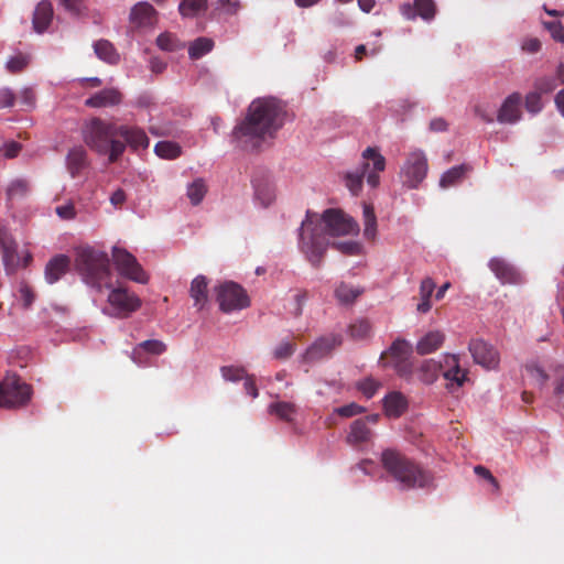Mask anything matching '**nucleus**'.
Listing matches in <instances>:
<instances>
[{
	"instance_id": "obj_1",
	"label": "nucleus",
	"mask_w": 564,
	"mask_h": 564,
	"mask_svg": "<svg viewBox=\"0 0 564 564\" xmlns=\"http://www.w3.org/2000/svg\"><path fill=\"white\" fill-rule=\"evenodd\" d=\"M317 215L307 212L301 226L300 246L308 261L318 267L329 245L327 236H357L360 228L351 216L335 208L323 212L321 221L324 224V228L315 225Z\"/></svg>"
},
{
	"instance_id": "obj_2",
	"label": "nucleus",
	"mask_w": 564,
	"mask_h": 564,
	"mask_svg": "<svg viewBox=\"0 0 564 564\" xmlns=\"http://www.w3.org/2000/svg\"><path fill=\"white\" fill-rule=\"evenodd\" d=\"M283 124V108L273 97L254 99L248 107L246 117L235 127L232 142L246 150L259 149L272 139Z\"/></svg>"
},
{
	"instance_id": "obj_3",
	"label": "nucleus",
	"mask_w": 564,
	"mask_h": 564,
	"mask_svg": "<svg viewBox=\"0 0 564 564\" xmlns=\"http://www.w3.org/2000/svg\"><path fill=\"white\" fill-rule=\"evenodd\" d=\"M380 463L401 490L430 488L434 484V477L429 470L397 449H384Z\"/></svg>"
},
{
	"instance_id": "obj_4",
	"label": "nucleus",
	"mask_w": 564,
	"mask_h": 564,
	"mask_svg": "<svg viewBox=\"0 0 564 564\" xmlns=\"http://www.w3.org/2000/svg\"><path fill=\"white\" fill-rule=\"evenodd\" d=\"M119 126L94 118L83 128V140L87 147L100 155H107L110 163L116 162L126 149V144L116 139Z\"/></svg>"
},
{
	"instance_id": "obj_5",
	"label": "nucleus",
	"mask_w": 564,
	"mask_h": 564,
	"mask_svg": "<svg viewBox=\"0 0 564 564\" xmlns=\"http://www.w3.org/2000/svg\"><path fill=\"white\" fill-rule=\"evenodd\" d=\"M76 264L86 282L98 290L101 289L102 281L110 276L108 256L93 248L82 249L77 254Z\"/></svg>"
},
{
	"instance_id": "obj_6",
	"label": "nucleus",
	"mask_w": 564,
	"mask_h": 564,
	"mask_svg": "<svg viewBox=\"0 0 564 564\" xmlns=\"http://www.w3.org/2000/svg\"><path fill=\"white\" fill-rule=\"evenodd\" d=\"M32 397V388L14 373H7L2 380V408L25 406Z\"/></svg>"
},
{
	"instance_id": "obj_7",
	"label": "nucleus",
	"mask_w": 564,
	"mask_h": 564,
	"mask_svg": "<svg viewBox=\"0 0 564 564\" xmlns=\"http://www.w3.org/2000/svg\"><path fill=\"white\" fill-rule=\"evenodd\" d=\"M427 158L422 150L411 151L401 166L400 178L408 188H417L427 175Z\"/></svg>"
},
{
	"instance_id": "obj_8",
	"label": "nucleus",
	"mask_w": 564,
	"mask_h": 564,
	"mask_svg": "<svg viewBox=\"0 0 564 564\" xmlns=\"http://www.w3.org/2000/svg\"><path fill=\"white\" fill-rule=\"evenodd\" d=\"M216 300L224 313L240 311L250 305L246 291L235 282H224L216 288Z\"/></svg>"
},
{
	"instance_id": "obj_9",
	"label": "nucleus",
	"mask_w": 564,
	"mask_h": 564,
	"mask_svg": "<svg viewBox=\"0 0 564 564\" xmlns=\"http://www.w3.org/2000/svg\"><path fill=\"white\" fill-rule=\"evenodd\" d=\"M111 311L102 312L109 316L124 318L130 316L141 306V300L132 292L124 288H112L107 297Z\"/></svg>"
},
{
	"instance_id": "obj_10",
	"label": "nucleus",
	"mask_w": 564,
	"mask_h": 564,
	"mask_svg": "<svg viewBox=\"0 0 564 564\" xmlns=\"http://www.w3.org/2000/svg\"><path fill=\"white\" fill-rule=\"evenodd\" d=\"M112 261L118 273L137 283H147L148 274L138 262L137 258L123 248L115 246L112 248Z\"/></svg>"
},
{
	"instance_id": "obj_11",
	"label": "nucleus",
	"mask_w": 564,
	"mask_h": 564,
	"mask_svg": "<svg viewBox=\"0 0 564 564\" xmlns=\"http://www.w3.org/2000/svg\"><path fill=\"white\" fill-rule=\"evenodd\" d=\"M525 370L529 377L541 386L552 378L553 395L560 404L564 405V364L552 367L551 376L536 364H528Z\"/></svg>"
},
{
	"instance_id": "obj_12",
	"label": "nucleus",
	"mask_w": 564,
	"mask_h": 564,
	"mask_svg": "<svg viewBox=\"0 0 564 564\" xmlns=\"http://www.w3.org/2000/svg\"><path fill=\"white\" fill-rule=\"evenodd\" d=\"M388 354L392 359V367L397 373L409 379L412 375V364L410 356L412 354V346L405 339H397L390 346Z\"/></svg>"
},
{
	"instance_id": "obj_13",
	"label": "nucleus",
	"mask_w": 564,
	"mask_h": 564,
	"mask_svg": "<svg viewBox=\"0 0 564 564\" xmlns=\"http://www.w3.org/2000/svg\"><path fill=\"white\" fill-rule=\"evenodd\" d=\"M30 258L31 256L26 250L19 251L17 242L2 232V262L8 273L25 267Z\"/></svg>"
},
{
	"instance_id": "obj_14",
	"label": "nucleus",
	"mask_w": 564,
	"mask_h": 564,
	"mask_svg": "<svg viewBox=\"0 0 564 564\" xmlns=\"http://www.w3.org/2000/svg\"><path fill=\"white\" fill-rule=\"evenodd\" d=\"M341 336L330 334L316 339L303 354L302 360L307 364L316 362L330 355L341 344Z\"/></svg>"
},
{
	"instance_id": "obj_15",
	"label": "nucleus",
	"mask_w": 564,
	"mask_h": 564,
	"mask_svg": "<svg viewBox=\"0 0 564 564\" xmlns=\"http://www.w3.org/2000/svg\"><path fill=\"white\" fill-rule=\"evenodd\" d=\"M469 351L476 364L486 369H495L499 365L498 351L482 339H473L469 343Z\"/></svg>"
},
{
	"instance_id": "obj_16",
	"label": "nucleus",
	"mask_w": 564,
	"mask_h": 564,
	"mask_svg": "<svg viewBox=\"0 0 564 564\" xmlns=\"http://www.w3.org/2000/svg\"><path fill=\"white\" fill-rule=\"evenodd\" d=\"M522 97L519 93H512L505 98L497 112V121L501 124H514L522 118Z\"/></svg>"
},
{
	"instance_id": "obj_17",
	"label": "nucleus",
	"mask_w": 564,
	"mask_h": 564,
	"mask_svg": "<svg viewBox=\"0 0 564 564\" xmlns=\"http://www.w3.org/2000/svg\"><path fill=\"white\" fill-rule=\"evenodd\" d=\"M129 21L137 29L153 28L158 21V12L149 2H138L130 11Z\"/></svg>"
},
{
	"instance_id": "obj_18",
	"label": "nucleus",
	"mask_w": 564,
	"mask_h": 564,
	"mask_svg": "<svg viewBox=\"0 0 564 564\" xmlns=\"http://www.w3.org/2000/svg\"><path fill=\"white\" fill-rule=\"evenodd\" d=\"M401 14L406 20H414L416 17L425 21L434 19L436 13V6L433 0H414V3H403L400 7Z\"/></svg>"
},
{
	"instance_id": "obj_19",
	"label": "nucleus",
	"mask_w": 564,
	"mask_h": 564,
	"mask_svg": "<svg viewBox=\"0 0 564 564\" xmlns=\"http://www.w3.org/2000/svg\"><path fill=\"white\" fill-rule=\"evenodd\" d=\"M488 267L496 278L503 284H517L521 281V274L518 270L502 258H491Z\"/></svg>"
},
{
	"instance_id": "obj_20",
	"label": "nucleus",
	"mask_w": 564,
	"mask_h": 564,
	"mask_svg": "<svg viewBox=\"0 0 564 564\" xmlns=\"http://www.w3.org/2000/svg\"><path fill=\"white\" fill-rule=\"evenodd\" d=\"M121 101L122 94L117 88H106L86 99L85 105L91 108H102L117 106Z\"/></svg>"
},
{
	"instance_id": "obj_21",
	"label": "nucleus",
	"mask_w": 564,
	"mask_h": 564,
	"mask_svg": "<svg viewBox=\"0 0 564 564\" xmlns=\"http://www.w3.org/2000/svg\"><path fill=\"white\" fill-rule=\"evenodd\" d=\"M65 162L69 175L73 178L77 177L88 166L86 150L80 145L72 148L66 155Z\"/></svg>"
},
{
	"instance_id": "obj_22",
	"label": "nucleus",
	"mask_w": 564,
	"mask_h": 564,
	"mask_svg": "<svg viewBox=\"0 0 564 564\" xmlns=\"http://www.w3.org/2000/svg\"><path fill=\"white\" fill-rule=\"evenodd\" d=\"M69 268V258L64 254L53 257L45 265L44 276L47 283L57 282Z\"/></svg>"
},
{
	"instance_id": "obj_23",
	"label": "nucleus",
	"mask_w": 564,
	"mask_h": 564,
	"mask_svg": "<svg viewBox=\"0 0 564 564\" xmlns=\"http://www.w3.org/2000/svg\"><path fill=\"white\" fill-rule=\"evenodd\" d=\"M119 135L126 140V143L133 150L147 149L149 138L139 127L119 126Z\"/></svg>"
},
{
	"instance_id": "obj_24",
	"label": "nucleus",
	"mask_w": 564,
	"mask_h": 564,
	"mask_svg": "<svg viewBox=\"0 0 564 564\" xmlns=\"http://www.w3.org/2000/svg\"><path fill=\"white\" fill-rule=\"evenodd\" d=\"M189 296L197 310H203L208 303V280L205 275H197L191 282Z\"/></svg>"
},
{
	"instance_id": "obj_25",
	"label": "nucleus",
	"mask_w": 564,
	"mask_h": 564,
	"mask_svg": "<svg viewBox=\"0 0 564 564\" xmlns=\"http://www.w3.org/2000/svg\"><path fill=\"white\" fill-rule=\"evenodd\" d=\"M362 158L365 160H370L372 162L373 171L368 173L367 175V183L371 187H377L379 184V172H382L386 167V159L383 155H381L377 149L375 148H367L362 152Z\"/></svg>"
},
{
	"instance_id": "obj_26",
	"label": "nucleus",
	"mask_w": 564,
	"mask_h": 564,
	"mask_svg": "<svg viewBox=\"0 0 564 564\" xmlns=\"http://www.w3.org/2000/svg\"><path fill=\"white\" fill-rule=\"evenodd\" d=\"M383 409L387 416L399 417L408 409V400L399 391L390 392L383 399Z\"/></svg>"
},
{
	"instance_id": "obj_27",
	"label": "nucleus",
	"mask_w": 564,
	"mask_h": 564,
	"mask_svg": "<svg viewBox=\"0 0 564 564\" xmlns=\"http://www.w3.org/2000/svg\"><path fill=\"white\" fill-rule=\"evenodd\" d=\"M53 18V7L50 1H41L33 14V28L37 33H43Z\"/></svg>"
},
{
	"instance_id": "obj_28",
	"label": "nucleus",
	"mask_w": 564,
	"mask_h": 564,
	"mask_svg": "<svg viewBox=\"0 0 564 564\" xmlns=\"http://www.w3.org/2000/svg\"><path fill=\"white\" fill-rule=\"evenodd\" d=\"M445 335L440 330H432L425 334L416 344V351L420 355H429L437 350L444 343Z\"/></svg>"
},
{
	"instance_id": "obj_29",
	"label": "nucleus",
	"mask_w": 564,
	"mask_h": 564,
	"mask_svg": "<svg viewBox=\"0 0 564 564\" xmlns=\"http://www.w3.org/2000/svg\"><path fill=\"white\" fill-rule=\"evenodd\" d=\"M371 437V431L368 427L366 421L355 420L351 425L346 441L350 445H357L360 443L368 442Z\"/></svg>"
},
{
	"instance_id": "obj_30",
	"label": "nucleus",
	"mask_w": 564,
	"mask_h": 564,
	"mask_svg": "<svg viewBox=\"0 0 564 564\" xmlns=\"http://www.w3.org/2000/svg\"><path fill=\"white\" fill-rule=\"evenodd\" d=\"M364 237L369 241H375L378 234V223L375 209L369 204L362 206Z\"/></svg>"
},
{
	"instance_id": "obj_31",
	"label": "nucleus",
	"mask_w": 564,
	"mask_h": 564,
	"mask_svg": "<svg viewBox=\"0 0 564 564\" xmlns=\"http://www.w3.org/2000/svg\"><path fill=\"white\" fill-rule=\"evenodd\" d=\"M436 288L434 280L430 276L424 278L420 284L421 302L416 306L419 313L425 314L432 308L431 296Z\"/></svg>"
},
{
	"instance_id": "obj_32",
	"label": "nucleus",
	"mask_w": 564,
	"mask_h": 564,
	"mask_svg": "<svg viewBox=\"0 0 564 564\" xmlns=\"http://www.w3.org/2000/svg\"><path fill=\"white\" fill-rule=\"evenodd\" d=\"M94 50L98 58L108 63V64H117L119 63L120 55L108 40H99L94 44Z\"/></svg>"
},
{
	"instance_id": "obj_33",
	"label": "nucleus",
	"mask_w": 564,
	"mask_h": 564,
	"mask_svg": "<svg viewBox=\"0 0 564 564\" xmlns=\"http://www.w3.org/2000/svg\"><path fill=\"white\" fill-rule=\"evenodd\" d=\"M470 170L471 167L467 164L451 167L442 174L440 186L442 188H448L456 185Z\"/></svg>"
},
{
	"instance_id": "obj_34",
	"label": "nucleus",
	"mask_w": 564,
	"mask_h": 564,
	"mask_svg": "<svg viewBox=\"0 0 564 564\" xmlns=\"http://www.w3.org/2000/svg\"><path fill=\"white\" fill-rule=\"evenodd\" d=\"M270 414L276 415L280 420L292 422L297 413V408L292 402L279 401L268 406Z\"/></svg>"
},
{
	"instance_id": "obj_35",
	"label": "nucleus",
	"mask_w": 564,
	"mask_h": 564,
	"mask_svg": "<svg viewBox=\"0 0 564 564\" xmlns=\"http://www.w3.org/2000/svg\"><path fill=\"white\" fill-rule=\"evenodd\" d=\"M442 362H437L434 359L424 360L419 368V378L422 382L431 384L438 378Z\"/></svg>"
},
{
	"instance_id": "obj_36",
	"label": "nucleus",
	"mask_w": 564,
	"mask_h": 564,
	"mask_svg": "<svg viewBox=\"0 0 564 564\" xmlns=\"http://www.w3.org/2000/svg\"><path fill=\"white\" fill-rule=\"evenodd\" d=\"M443 377L447 380L446 389L449 392H455L459 389L467 380V373L465 370L457 366L456 368L445 369Z\"/></svg>"
},
{
	"instance_id": "obj_37",
	"label": "nucleus",
	"mask_w": 564,
	"mask_h": 564,
	"mask_svg": "<svg viewBox=\"0 0 564 564\" xmlns=\"http://www.w3.org/2000/svg\"><path fill=\"white\" fill-rule=\"evenodd\" d=\"M59 4L74 18L87 19L91 12L86 0H58Z\"/></svg>"
},
{
	"instance_id": "obj_38",
	"label": "nucleus",
	"mask_w": 564,
	"mask_h": 564,
	"mask_svg": "<svg viewBox=\"0 0 564 564\" xmlns=\"http://www.w3.org/2000/svg\"><path fill=\"white\" fill-rule=\"evenodd\" d=\"M207 8V0H182L178 11L184 18H193L204 12Z\"/></svg>"
},
{
	"instance_id": "obj_39",
	"label": "nucleus",
	"mask_w": 564,
	"mask_h": 564,
	"mask_svg": "<svg viewBox=\"0 0 564 564\" xmlns=\"http://www.w3.org/2000/svg\"><path fill=\"white\" fill-rule=\"evenodd\" d=\"M214 46L213 40L208 37H198L193 41L188 47V55L191 58H199L209 53Z\"/></svg>"
},
{
	"instance_id": "obj_40",
	"label": "nucleus",
	"mask_w": 564,
	"mask_h": 564,
	"mask_svg": "<svg viewBox=\"0 0 564 564\" xmlns=\"http://www.w3.org/2000/svg\"><path fill=\"white\" fill-rule=\"evenodd\" d=\"M154 152L162 159H176L181 154V147L172 141H160L154 147Z\"/></svg>"
},
{
	"instance_id": "obj_41",
	"label": "nucleus",
	"mask_w": 564,
	"mask_h": 564,
	"mask_svg": "<svg viewBox=\"0 0 564 564\" xmlns=\"http://www.w3.org/2000/svg\"><path fill=\"white\" fill-rule=\"evenodd\" d=\"M207 187L202 178H197L187 186V197L192 205H198L205 197Z\"/></svg>"
},
{
	"instance_id": "obj_42",
	"label": "nucleus",
	"mask_w": 564,
	"mask_h": 564,
	"mask_svg": "<svg viewBox=\"0 0 564 564\" xmlns=\"http://www.w3.org/2000/svg\"><path fill=\"white\" fill-rule=\"evenodd\" d=\"M30 63V56L25 53H15L6 62V69L12 74L22 72Z\"/></svg>"
},
{
	"instance_id": "obj_43",
	"label": "nucleus",
	"mask_w": 564,
	"mask_h": 564,
	"mask_svg": "<svg viewBox=\"0 0 564 564\" xmlns=\"http://www.w3.org/2000/svg\"><path fill=\"white\" fill-rule=\"evenodd\" d=\"M141 349H143L150 354H153V355H160L163 351H165L166 346L164 343H162L160 340H155V339L142 341L132 352L131 357L134 362H139V360L137 359V355L139 354V351Z\"/></svg>"
},
{
	"instance_id": "obj_44",
	"label": "nucleus",
	"mask_w": 564,
	"mask_h": 564,
	"mask_svg": "<svg viewBox=\"0 0 564 564\" xmlns=\"http://www.w3.org/2000/svg\"><path fill=\"white\" fill-rule=\"evenodd\" d=\"M360 294L359 289H355L351 285L341 283L335 290L337 300L341 303L348 304L354 302Z\"/></svg>"
},
{
	"instance_id": "obj_45",
	"label": "nucleus",
	"mask_w": 564,
	"mask_h": 564,
	"mask_svg": "<svg viewBox=\"0 0 564 564\" xmlns=\"http://www.w3.org/2000/svg\"><path fill=\"white\" fill-rule=\"evenodd\" d=\"M371 334V325L369 322L361 319L350 325L349 335L351 338L360 340L369 337Z\"/></svg>"
},
{
	"instance_id": "obj_46",
	"label": "nucleus",
	"mask_w": 564,
	"mask_h": 564,
	"mask_svg": "<svg viewBox=\"0 0 564 564\" xmlns=\"http://www.w3.org/2000/svg\"><path fill=\"white\" fill-rule=\"evenodd\" d=\"M156 44L161 50L170 52L176 51L183 46L173 34L167 32L156 37Z\"/></svg>"
},
{
	"instance_id": "obj_47",
	"label": "nucleus",
	"mask_w": 564,
	"mask_h": 564,
	"mask_svg": "<svg viewBox=\"0 0 564 564\" xmlns=\"http://www.w3.org/2000/svg\"><path fill=\"white\" fill-rule=\"evenodd\" d=\"M381 383L371 377L365 378L357 383V389L367 398H372Z\"/></svg>"
},
{
	"instance_id": "obj_48",
	"label": "nucleus",
	"mask_w": 564,
	"mask_h": 564,
	"mask_svg": "<svg viewBox=\"0 0 564 564\" xmlns=\"http://www.w3.org/2000/svg\"><path fill=\"white\" fill-rule=\"evenodd\" d=\"M220 373L224 380L231 382L240 381L247 376L245 368L235 366L221 367Z\"/></svg>"
},
{
	"instance_id": "obj_49",
	"label": "nucleus",
	"mask_w": 564,
	"mask_h": 564,
	"mask_svg": "<svg viewBox=\"0 0 564 564\" xmlns=\"http://www.w3.org/2000/svg\"><path fill=\"white\" fill-rule=\"evenodd\" d=\"M29 189V185L25 180L18 178L10 183L7 188V196L9 199L23 197Z\"/></svg>"
},
{
	"instance_id": "obj_50",
	"label": "nucleus",
	"mask_w": 564,
	"mask_h": 564,
	"mask_svg": "<svg viewBox=\"0 0 564 564\" xmlns=\"http://www.w3.org/2000/svg\"><path fill=\"white\" fill-rule=\"evenodd\" d=\"M524 106L527 111L532 115L539 113L543 108L541 94L538 91H531L525 96Z\"/></svg>"
},
{
	"instance_id": "obj_51",
	"label": "nucleus",
	"mask_w": 564,
	"mask_h": 564,
	"mask_svg": "<svg viewBox=\"0 0 564 564\" xmlns=\"http://www.w3.org/2000/svg\"><path fill=\"white\" fill-rule=\"evenodd\" d=\"M332 246L347 256H357L361 252V245L357 241L334 242Z\"/></svg>"
},
{
	"instance_id": "obj_52",
	"label": "nucleus",
	"mask_w": 564,
	"mask_h": 564,
	"mask_svg": "<svg viewBox=\"0 0 564 564\" xmlns=\"http://www.w3.org/2000/svg\"><path fill=\"white\" fill-rule=\"evenodd\" d=\"M543 25L554 41L564 43V26L560 21L543 22Z\"/></svg>"
},
{
	"instance_id": "obj_53",
	"label": "nucleus",
	"mask_w": 564,
	"mask_h": 564,
	"mask_svg": "<svg viewBox=\"0 0 564 564\" xmlns=\"http://www.w3.org/2000/svg\"><path fill=\"white\" fill-rule=\"evenodd\" d=\"M295 351V346L290 341H281L273 350V357L275 359H288Z\"/></svg>"
},
{
	"instance_id": "obj_54",
	"label": "nucleus",
	"mask_w": 564,
	"mask_h": 564,
	"mask_svg": "<svg viewBox=\"0 0 564 564\" xmlns=\"http://www.w3.org/2000/svg\"><path fill=\"white\" fill-rule=\"evenodd\" d=\"M362 412H365V408L355 402L335 409V413L343 417H351Z\"/></svg>"
},
{
	"instance_id": "obj_55",
	"label": "nucleus",
	"mask_w": 564,
	"mask_h": 564,
	"mask_svg": "<svg viewBox=\"0 0 564 564\" xmlns=\"http://www.w3.org/2000/svg\"><path fill=\"white\" fill-rule=\"evenodd\" d=\"M362 173H348L346 175V186L349 188V191L357 195L359 191L361 189L362 184Z\"/></svg>"
},
{
	"instance_id": "obj_56",
	"label": "nucleus",
	"mask_w": 564,
	"mask_h": 564,
	"mask_svg": "<svg viewBox=\"0 0 564 564\" xmlns=\"http://www.w3.org/2000/svg\"><path fill=\"white\" fill-rule=\"evenodd\" d=\"M21 149V144L15 141L6 142L4 144H2V156L7 159H13L18 156Z\"/></svg>"
},
{
	"instance_id": "obj_57",
	"label": "nucleus",
	"mask_w": 564,
	"mask_h": 564,
	"mask_svg": "<svg viewBox=\"0 0 564 564\" xmlns=\"http://www.w3.org/2000/svg\"><path fill=\"white\" fill-rule=\"evenodd\" d=\"M18 293L25 307H29L33 303L34 294L28 284L21 283L19 285Z\"/></svg>"
},
{
	"instance_id": "obj_58",
	"label": "nucleus",
	"mask_w": 564,
	"mask_h": 564,
	"mask_svg": "<svg viewBox=\"0 0 564 564\" xmlns=\"http://www.w3.org/2000/svg\"><path fill=\"white\" fill-rule=\"evenodd\" d=\"M218 8L228 14H234L240 9V2L238 0H219Z\"/></svg>"
},
{
	"instance_id": "obj_59",
	"label": "nucleus",
	"mask_w": 564,
	"mask_h": 564,
	"mask_svg": "<svg viewBox=\"0 0 564 564\" xmlns=\"http://www.w3.org/2000/svg\"><path fill=\"white\" fill-rule=\"evenodd\" d=\"M110 204L115 207V208H120L126 199H127V195H126V192L122 189V188H117L111 195H110Z\"/></svg>"
},
{
	"instance_id": "obj_60",
	"label": "nucleus",
	"mask_w": 564,
	"mask_h": 564,
	"mask_svg": "<svg viewBox=\"0 0 564 564\" xmlns=\"http://www.w3.org/2000/svg\"><path fill=\"white\" fill-rule=\"evenodd\" d=\"M56 214L63 219H73L76 215L73 204H66L56 207Z\"/></svg>"
},
{
	"instance_id": "obj_61",
	"label": "nucleus",
	"mask_w": 564,
	"mask_h": 564,
	"mask_svg": "<svg viewBox=\"0 0 564 564\" xmlns=\"http://www.w3.org/2000/svg\"><path fill=\"white\" fill-rule=\"evenodd\" d=\"M438 362H442L441 370H443V371L445 369L456 368L457 366H459L457 356L449 355V354L442 356V359Z\"/></svg>"
},
{
	"instance_id": "obj_62",
	"label": "nucleus",
	"mask_w": 564,
	"mask_h": 564,
	"mask_svg": "<svg viewBox=\"0 0 564 564\" xmlns=\"http://www.w3.org/2000/svg\"><path fill=\"white\" fill-rule=\"evenodd\" d=\"M474 471H475V474H476V475H478V476H480V477H482V478L487 479L488 481H490V482L494 485V487H495L496 489H498V487H499V486H498V481H497V479L492 476V474L489 471V469H487V468H486V467H484V466L478 465V466H476V467L474 468Z\"/></svg>"
},
{
	"instance_id": "obj_63",
	"label": "nucleus",
	"mask_w": 564,
	"mask_h": 564,
	"mask_svg": "<svg viewBox=\"0 0 564 564\" xmlns=\"http://www.w3.org/2000/svg\"><path fill=\"white\" fill-rule=\"evenodd\" d=\"M541 42L540 40L533 37V39H527L523 41L522 43V50L528 52V53H536L540 51L541 48Z\"/></svg>"
},
{
	"instance_id": "obj_64",
	"label": "nucleus",
	"mask_w": 564,
	"mask_h": 564,
	"mask_svg": "<svg viewBox=\"0 0 564 564\" xmlns=\"http://www.w3.org/2000/svg\"><path fill=\"white\" fill-rule=\"evenodd\" d=\"M242 380H245L243 387L246 392L250 394L252 398H257L258 389L256 387L253 378L247 375Z\"/></svg>"
}]
</instances>
